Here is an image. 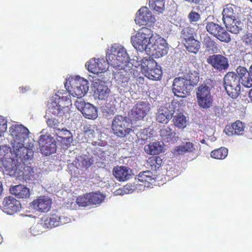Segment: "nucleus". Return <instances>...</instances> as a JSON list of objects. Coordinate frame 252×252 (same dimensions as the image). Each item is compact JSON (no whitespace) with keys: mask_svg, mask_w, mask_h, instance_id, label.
<instances>
[{"mask_svg":"<svg viewBox=\"0 0 252 252\" xmlns=\"http://www.w3.org/2000/svg\"><path fill=\"white\" fill-rule=\"evenodd\" d=\"M106 55L107 61L114 68L136 67L137 65L131 63L126 49L121 45L116 44L111 45Z\"/></svg>","mask_w":252,"mask_h":252,"instance_id":"obj_1","label":"nucleus"},{"mask_svg":"<svg viewBox=\"0 0 252 252\" xmlns=\"http://www.w3.org/2000/svg\"><path fill=\"white\" fill-rule=\"evenodd\" d=\"M29 129L23 125H12L9 129L8 140L12 147V151L24 149V144L29 140Z\"/></svg>","mask_w":252,"mask_h":252,"instance_id":"obj_2","label":"nucleus"},{"mask_svg":"<svg viewBox=\"0 0 252 252\" xmlns=\"http://www.w3.org/2000/svg\"><path fill=\"white\" fill-rule=\"evenodd\" d=\"M194 78L191 80L192 77L189 76V79L182 77L174 79L172 85V91L175 95L178 97H185L189 94L191 86L195 85L199 80L198 74L195 72L193 75Z\"/></svg>","mask_w":252,"mask_h":252,"instance_id":"obj_3","label":"nucleus"},{"mask_svg":"<svg viewBox=\"0 0 252 252\" xmlns=\"http://www.w3.org/2000/svg\"><path fill=\"white\" fill-rule=\"evenodd\" d=\"M213 88L211 81L206 80L199 85L196 92L197 102L198 106L203 109H208L213 105V95L211 90Z\"/></svg>","mask_w":252,"mask_h":252,"instance_id":"obj_4","label":"nucleus"},{"mask_svg":"<svg viewBox=\"0 0 252 252\" xmlns=\"http://www.w3.org/2000/svg\"><path fill=\"white\" fill-rule=\"evenodd\" d=\"M156 35L152 34L151 30L146 27L140 29L135 35L131 37V43L136 50L140 52L144 51L147 53V49L150 43V40L155 38Z\"/></svg>","mask_w":252,"mask_h":252,"instance_id":"obj_5","label":"nucleus"},{"mask_svg":"<svg viewBox=\"0 0 252 252\" xmlns=\"http://www.w3.org/2000/svg\"><path fill=\"white\" fill-rule=\"evenodd\" d=\"M136 59H133V62L136 61L137 63L140 62L141 67L144 70L145 76L150 79L158 80L160 79L162 71L160 67L157 64L156 61L153 59H147L146 58L140 61L136 57Z\"/></svg>","mask_w":252,"mask_h":252,"instance_id":"obj_6","label":"nucleus"},{"mask_svg":"<svg viewBox=\"0 0 252 252\" xmlns=\"http://www.w3.org/2000/svg\"><path fill=\"white\" fill-rule=\"evenodd\" d=\"M168 48L165 40L157 35L150 40L146 54L155 58H159L166 55Z\"/></svg>","mask_w":252,"mask_h":252,"instance_id":"obj_7","label":"nucleus"},{"mask_svg":"<svg viewBox=\"0 0 252 252\" xmlns=\"http://www.w3.org/2000/svg\"><path fill=\"white\" fill-rule=\"evenodd\" d=\"M225 89L228 95L233 98H236L240 94V79L234 72H229L223 78Z\"/></svg>","mask_w":252,"mask_h":252,"instance_id":"obj_8","label":"nucleus"},{"mask_svg":"<svg viewBox=\"0 0 252 252\" xmlns=\"http://www.w3.org/2000/svg\"><path fill=\"white\" fill-rule=\"evenodd\" d=\"M13 156L7 159H3L1 168L3 172L6 174L15 177L23 175V165L18 159Z\"/></svg>","mask_w":252,"mask_h":252,"instance_id":"obj_9","label":"nucleus"},{"mask_svg":"<svg viewBox=\"0 0 252 252\" xmlns=\"http://www.w3.org/2000/svg\"><path fill=\"white\" fill-rule=\"evenodd\" d=\"M115 70H113L114 78L118 85L123 87L126 86L127 82L133 76V77L136 76L137 72L133 68V67H125L114 68Z\"/></svg>","mask_w":252,"mask_h":252,"instance_id":"obj_10","label":"nucleus"},{"mask_svg":"<svg viewBox=\"0 0 252 252\" xmlns=\"http://www.w3.org/2000/svg\"><path fill=\"white\" fill-rule=\"evenodd\" d=\"M128 123L126 118L121 116H116L112 123V129L114 134L119 137L127 136L130 132H133L127 127Z\"/></svg>","mask_w":252,"mask_h":252,"instance_id":"obj_11","label":"nucleus"},{"mask_svg":"<svg viewBox=\"0 0 252 252\" xmlns=\"http://www.w3.org/2000/svg\"><path fill=\"white\" fill-rule=\"evenodd\" d=\"M70 82L72 90L70 94L78 98H82L89 90L88 81L84 78L76 76Z\"/></svg>","mask_w":252,"mask_h":252,"instance_id":"obj_12","label":"nucleus"},{"mask_svg":"<svg viewBox=\"0 0 252 252\" xmlns=\"http://www.w3.org/2000/svg\"><path fill=\"white\" fill-rule=\"evenodd\" d=\"M38 143L40 152L45 156L52 154L56 151V141L49 135H41Z\"/></svg>","mask_w":252,"mask_h":252,"instance_id":"obj_13","label":"nucleus"},{"mask_svg":"<svg viewBox=\"0 0 252 252\" xmlns=\"http://www.w3.org/2000/svg\"><path fill=\"white\" fill-rule=\"evenodd\" d=\"M207 32L222 42L228 43L230 41L229 33L220 25L214 22H209L206 26Z\"/></svg>","mask_w":252,"mask_h":252,"instance_id":"obj_14","label":"nucleus"},{"mask_svg":"<svg viewBox=\"0 0 252 252\" xmlns=\"http://www.w3.org/2000/svg\"><path fill=\"white\" fill-rule=\"evenodd\" d=\"M75 105L83 115L89 119H95L97 117L96 108L89 103H86L82 98H79L75 101Z\"/></svg>","mask_w":252,"mask_h":252,"instance_id":"obj_15","label":"nucleus"},{"mask_svg":"<svg viewBox=\"0 0 252 252\" xmlns=\"http://www.w3.org/2000/svg\"><path fill=\"white\" fill-rule=\"evenodd\" d=\"M207 62L219 71L226 70L229 66L228 59L220 54L209 56Z\"/></svg>","mask_w":252,"mask_h":252,"instance_id":"obj_16","label":"nucleus"},{"mask_svg":"<svg viewBox=\"0 0 252 252\" xmlns=\"http://www.w3.org/2000/svg\"><path fill=\"white\" fill-rule=\"evenodd\" d=\"M108 62L103 59H92L89 62L86 63V67L88 70L94 74H97L104 72L108 68Z\"/></svg>","mask_w":252,"mask_h":252,"instance_id":"obj_17","label":"nucleus"},{"mask_svg":"<svg viewBox=\"0 0 252 252\" xmlns=\"http://www.w3.org/2000/svg\"><path fill=\"white\" fill-rule=\"evenodd\" d=\"M150 110V104L146 102H139L131 109L129 116L133 120H140L146 116Z\"/></svg>","mask_w":252,"mask_h":252,"instance_id":"obj_18","label":"nucleus"},{"mask_svg":"<svg viewBox=\"0 0 252 252\" xmlns=\"http://www.w3.org/2000/svg\"><path fill=\"white\" fill-rule=\"evenodd\" d=\"M175 112L173 104H168L159 108L157 113V120L160 123L167 124Z\"/></svg>","mask_w":252,"mask_h":252,"instance_id":"obj_19","label":"nucleus"},{"mask_svg":"<svg viewBox=\"0 0 252 252\" xmlns=\"http://www.w3.org/2000/svg\"><path fill=\"white\" fill-rule=\"evenodd\" d=\"M156 21L152 12L147 7H141L137 12L135 21L139 25H151Z\"/></svg>","mask_w":252,"mask_h":252,"instance_id":"obj_20","label":"nucleus"},{"mask_svg":"<svg viewBox=\"0 0 252 252\" xmlns=\"http://www.w3.org/2000/svg\"><path fill=\"white\" fill-rule=\"evenodd\" d=\"M3 211L7 214L11 215L20 210V203L12 196L4 198L2 201Z\"/></svg>","mask_w":252,"mask_h":252,"instance_id":"obj_21","label":"nucleus"},{"mask_svg":"<svg viewBox=\"0 0 252 252\" xmlns=\"http://www.w3.org/2000/svg\"><path fill=\"white\" fill-rule=\"evenodd\" d=\"M23 147L24 149H19V151H13L14 156L18 161L24 164L27 162L31 160L33 158V152L32 149L27 147V143L24 144Z\"/></svg>","mask_w":252,"mask_h":252,"instance_id":"obj_22","label":"nucleus"},{"mask_svg":"<svg viewBox=\"0 0 252 252\" xmlns=\"http://www.w3.org/2000/svg\"><path fill=\"white\" fill-rule=\"evenodd\" d=\"M51 204V199L46 196H40L32 202L34 209L43 213L47 212L50 210Z\"/></svg>","mask_w":252,"mask_h":252,"instance_id":"obj_23","label":"nucleus"},{"mask_svg":"<svg viewBox=\"0 0 252 252\" xmlns=\"http://www.w3.org/2000/svg\"><path fill=\"white\" fill-rule=\"evenodd\" d=\"M246 126L240 121H237L230 126H226L224 131L228 136L242 135L245 131Z\"/></svg>","mask_w":252,"mask_h":252,"instance_id":"obj_24","label":"nucleus"},{"mask_svg":"<svg viewBox=\"0 0 252 252\" xmlns=\"http://www.w3.org/2000/svg\"><path fill=\"white\" fill-rule=\"evenodd\" d=\"M94 96L99 99H105L109 95L110 90L105 83L102 81H98L94 84Z\"/></svg>","mask_w":252,"mask_h":252,"instance_id":"obj_25","label":"nucleus"},{"mask_svg":"<svg viewBox=\"0 0 252 252\" xmlns=\"http://www.w3.org/2000/svg\"><path fill=\"white\" fill-rule=\"evenodd\" d=\"M113 175L120 181H124L130 179L132 176L131 170L126 166H117L113 169Z\"/></svg>","mask_w":252,"mask_h":252,"instance_id":"obj_26","label":"nucleus"},{"mask_svg":"<svg viewBox=\"0 0 252 252\" xmlns=\"http://www.w3.org/2000/svg\"><path fill=\"white\" fill-rule=\"evenodd\" d=\"M68 108L67 107H61L60 105L56 102H53L48 108V112L51 113L55 116L59 117V119L64 116L65 118L67 117V111Z\"/></svg>","mask_w":252,"mask_h":252,"instance_id":"obj_27","label":"nucleus"},{"mask_svg":"<svg viewBox=\"0 0 252 252\" xmlns=\"http://www.w3.org/2000/svg\"><path fill=\"white\" fill-rule=\"evenodd\" d=\"M10 192L18 198H26L30 196L29 189L22 185L12 187Z\"/></svg>","mask_w":252,"mask_h":252,"instance_id":"obj_28","label":"nucleus"},{"mask_svg":"<svg viewBox=\"0 0 252 252\" xmlns=\"http://www.w3.org/2000/svg\"><path fill=\"white\" fill-rule=\"evenodd\" d=\"M196 145L189 141L184 142L175 148L174 154L178 156L188 153H193L196 150Z\"/></svg>","mask_w":252,"mask_h":252,"instance_id":"obj_29","label":"nucleus"},{"mask_svg":"<svg viewBox=\"0 0 252 252\" xmlns=\"http://www.w3.org/2000/svg\"><path fill=\"white\" fill-rule=\"evenodd\" d=\"M163 143L162 142H154L150 143L144 147L145 152L150 155H158L162 152Z\"/></svg>","mask_w":252,"mask_h":252,"instance_id":"obj_30","label":"nucleus"},{"mask_svg":"<svg viewBox=\"0 0 252 252\" xmlns=\"http://www.w3.org/2000/svg\"><path fill=\"white\" fill-rule=\"evenodd\" d=\"M234 7L232 5H227L223 9L222 14L224 23L226 22L230 23L232 20H235L236 14L234 12Z\"/></svg>","mask_w":252,"mask_h":252,"instance_id":"obj_31","label":"nucleus"},{"mask_svg":"<svg viewBox=\"0 0 252 252\" xmlns=\"http://www.w3.org/2000/svg\"><path fill=\"white\" fill-rule=\"evenodd\" d=\"M150 8L157 14L162 13L165 8V0H149Z\"/></svg>","mask_w":252,"mask_h":252,"instance_id":"obj_32","label":"nucleus"},{"mask_svg":"<svg viewBox=\"0 0 252 252\" xmlns=\"http://www.w3.org/2000/svg\"><path fill=\"white\" fill-rule=\"evenodd\" d=\"M225 27L229 32L232 33L237 34L241 30V23L235 20H232L230 23H224Z\"/></svg>","mask_w":252,"mask_h":252,"instance_id":"obj_33","label":"nucleus"},{"mask_svg":"<svg viewBox=\"0 0 252 252\" xmlns=\"http://www.w3.org/2000/svg\"><path fill=\"white\" fill-rule=\"evenodd\" d=\"M184 44L188 51L194 54L198 52L200 47V42L195 38L187 41Z\"/></svg>","mask_w":252,"mask_h":252,"instance_id":"obj_34","label":"nucleus"},{"mask_svg":"<svg viewBox=\"0 0 252 252\" xmlns=\"http://www.w3.org/2000/svg\"><path fill=\"white\" fill-rule=\"evenodd\" d=\"M160 136L163 140L170 141L175 137L176 133L171 128L167 126H163L160 129Z\"/></svg>","mask_w":252,"mask_h":252,"instance_id":"obj_35","label":"nucleus"},{"mask_svg":"<svg viewBox=\"0 0 252 252\" xmlns=\"http://www.w3.org/2000/svg\"><path fill=\"white\" fill-rule=\"evenodd\" d=\"M88 194L91 204H99L103 202L105 197V196L100 192H91Z\"/></svg>","mask_w":252,"mask_h":252,"instance_id":"obj_36","label":"nucleus"},{"mask_svg":"<svg viewBox=\"0 0 252 252\" xmlns=\"http://www.w3.org/2000/svg\"><path fill=\"white\" fill-rule=\"evenodd\" d=\"M173 122L175 126L183 128L186 126L187 118L182 113H179L173 117Z\"/></svg>","mask_w":252,"mask_h":252,"instance_id":"obj_37","label":"nucleus"},{"mask_svg":"<svg viewBox=\"0 0 252 252\" xmlns=\"http://www.w3.org/2000/svg\"><path fill=\"white\" fill-rule=\"evenodd\" d=\"M60 216L56 215H52L50 218L44 220V225L45 227L52 228L60 225Z\"/></svg>","mask_w":252,"mask_h":252,"instance_id":"obj_38","label":"nucleus"},{"mask_svg":"<svg viewBox=\"0 0 252 252\" xmlns=\"http://www.w3.org/2000/svg\"><path fill=\"white\" fill-rule=\"evenodd\" d=\"M228 154V150L224 147H221L212 151L211 153V157L216 159H224Z\"/></svg>","mask_w":252,"mask_h":252,"instance_id":"obj_39","label":"nucleus"},{"mask_svg":"<svg viewBox=\"0 0 252 252\" xmlns=\"http://www.w3.org/2000/svg\"><path fill=\"white\" fill-rule=\"evenodd\" d=\"M12 149L10 150L9 147L6 145L0 146V160L2 161L3 159H7L11 156H13Z\"/></svg>","mask_w":252,"mask_h":252,"instance_id":"obj_40","label":"nucleus"},{"mask_svg":"<svg viewBox=\"0 0 252 252\" xmlns=\"http://www.w3.org/2000/svg\"><path fill=\"white\" fill-rule=\"evenodd\" d=\"M162 163V160L160 158L152 157L147 161V166L151 168L153 170H156L159 168Z\"/></svg>","mask_w":252,"mask_h":252,"instance_id":"obj_41","label":"nucleus"},{"mask_svg":"<svg viewBox=\"0 0 252 252\" xmlns=\"http://www.w3.org/2000/svg\"><path fill=\"white\" fill-rule=\"evenodd\" d=\"M46 123L47 126L51 128L60 130V127L63 124V119H56L54 118H48Z\"/></svg>","mask_w":252,"mask_h":252,"instance_id":"obj_42","label":"nucleus"},{"mask_svg":"<svg viewBox=\"0 0 252 252\" xmlns=\"http://www.w3.org/2000/svg\"><path fill=\"white\" fill-rule=\"evenodd\" d=\"M194 30L192 28L187 27L182 30L181 37L183 38L185 42L194 38Z\"/></svg>","mask_w":252,"mask_h":252,"instance_id":"obj_43","label":"nucleus"},{"mask_svg":"<svg viewBox=\"0 0 252 252\" xmlns=\"http://www.w3.org/2000/svg\"><path fill=\"white\" fill-rule=\"evenodd\" d=\"M78 161L80 166L86 168L91 166L93 162V160L86 155L81 156L78 158Z\"/></svg>","mask_w":252,"mask_h":252,"instance_id":"obj_44","label":"nucleus"},{"mask_svg":"<svg viewBox=\"0 0 252 252\" xmlns=\"http://www.w3.org/2000/svg\"><path fill=\"white\" fill-rule=\"evenodd\" d=\"M77 203L79 207H86L91 205L89 194L84 196H79L77 198Z\"/></svg>","mask_w":252,"mask_h":252,"instance_id":"obj_45","label":"nucleus"},{"mask_svg":"<svg viewBox=\"0 0 252 252\" xmlns=\"http://www.w3.org/2000/svg\"><path fill=\"white\" fill-rule=\"evenodd\" d=\"M45 227L42 223H37L33 225L30 229V233L33 236H36L43 232V228Z\"/></svg>","mask_w":252,"mask_h":252,"instance_id":"obj_46","label":"nucleus"},{"mask_svg":"<svg viewBox=\"0 0 252 252\" xmlns=\"http://www.w3.org/2000/svg\"><path fill=\"white\" fill-rule=\"evenodd\" d=\"M202 42L208 51L212 50L214 51L213 49L214 48H216V43L209 36H205L203 38Z\"/></svg>","mask_w":252,"mask_h":252,"instance_id":"obj_47","label":"nucleus"},{"mask_svg":"<svg viewBox=\"0 0 252 252\" xmlns=\"http://www.w3.org/2000/svg\"><path fill=\"white\" fill-rule=\"evenodd\" d=\"M236 72L239 76V78L240 79H242L243 77H246L250 73V71H248L246 68L242 66H239L236 69Z\"/></svg>","mask_w":252,"mask_h":252,"instance_id":"obj_48","label":"nucleus"},{"mask_svg":"<svg viewBox=\"0 0 252 252\" xmlns=\"http://www.w3.org/2000/svg\"><path fill=\"white\" fill-rule=\"evenodd\" d=\"M250 75H251V74H249L241 79L242 84L246 88H250L252 86V78Z\"/></svg>","mask_w":252,"mask_h":252,"instance_id":"obj_49","label":"nucleus"},{"mask_svg":"<svg viewBox=\"0 0 252 252\" xmlns=\"http://www.w3.org/2000/svg\"><path fill=\"white\" fill-rule=\"evenodd\" d=\"M243 41L245 46L252 48V33H248L244 35Z\"/></svg>","mask_w":252,"mask_h":252,"instance_id":"obj_50","label":"nucleus"},{"mask_svg":"<svg viewBox=\"0 0 252 252\" xmlns=\"http://www.w3.org/2000/svg\"><path fill=\"white\" fill-rule=\"evenodd\" d=\"M7 128V121L2 117L0 116V136L6 131Z\"/></svg>","mask_w":252,"mask_h":252,"instance_id":"obj_51","label":"nucleus"},{"mask_svg":"<svg viewBox=\"0 0 252 252\" xmlns=\"http://www.w3.org/2000/svg\"><path fill=\"white\" fill-rule=\"evenodd\" d=\"M188 18L190 22H195L198 21L200 19V16L198 13L191 11L189 14Z\"/></svg>","mask_w":252,"mask_h":252,"instance_id":"obj_52","label":"nucleus"},{"mask_svg":"<svg viewBox=\"0 0 252 252\" xmlns=\"http://www.w3.org/2000/svg\"><path fill=\"white\" fill-rule=\"evenodd\" d=\"M147 174H152V172H150V171H146L140 172L137 176V177L136 178V180H138L139 181L142 183L145 182L146 178L147 177L146 176H147Z\"/></svg>","mask_w":252,"mask_h":252,"instance_id":"obj_53","label":"nucleus"},{"mask_svg":"<svg viewBox=\"0 0 252 252\" xmlns=\"http://www.w3.org/2000/svg\"><path fill=\"white\" fill-rule=\"evenodd\" d=\"M66 206L67 208L75 210L77 208L78 206V203H77V198L75 199L74 201L73 200H70L68 201L66 203Z\"/></svg>","mask_w":252,"mask_h":252,"instance_id":"obj_54","label":"nucleus"},{"mask_svg":"<svg viewBox=\"0 0 252 252\" xmlns=\"http://www.w3.org/2000/svg\"><path fill=\"white\" fill-rule=\"evenodd\" d=\"M58 130L59 131V133L60 134L67 136L66 139L68 141H69L70 140H72V138H71V133L69 130L63 128H62L61 129L60 128V130Z\"/></svg>","mask_w":252,"mask_h":252,"instance_id":"obj_55","label":"nucleus"},{"mask_svg":"<svg viewBox=\"0 0 252 252\" xmlns=\"http://www.w3.org/2000/svg\"><path fill=\"white\" fill-rule=\"evenodd\" d=\"M123 189L125 194L129 193L133 191V189L130 185H126L124 187Z\"/></svg>","mask_w":252,"mask_h":252,"instance_id":"obj_56","label":"nucleus"},{"mask_svg":"<svg viewBox=\"0 0 252 252\" xmlns=\"http://www.w3.org/2000/svg\"><path fill=\"white\" fill-rule=\"evenodd\" d=\"M60 225L65 224L70 221V219L67 217L60 216Z\"/></svg>","mask_w":252,"mask_h":252,"instance_id":"obj_57","label":"nucleus"},{"mask_svg":"<svg viewBox=\"0 0 252 252\" xmlns=\"http://www.w3.org/2000/svg\"><path fill=\"white\" fill-rule=\"evenodd\" d=\"M114 193L116 195H123V194H125V193H124L123 189H119L116 190L115 191Z\"/></svg>","mask_w":252,"mask_h":252,"instance_id":"obj_58","label":"nucleus"},{"mask_svg":"<svg viewBox=\"0 0 252 252\" xmlns=\"http://www.w3.org/2000/svg\"><path fill=\"white\" fill-rule=\"evenodd\" d=\"M147 175L145 182H150L154 179V178L152 177V174H147Z\"/></svg>","mask_w":252,"mask_h":252,"instance_id":"obj_59","label":"nucleus"},{"mask_svg":"<svg viewBox=\"0 0 252 252\" xmlns=\"http://www.w3.org/2000/svg\"><path fill=\"white\" fill-rule=\"evenodd\" d=\"M29 89H30V88L28 87H25L24 88V87H22L21 89L22 93H25L27 91L29 90Z\"/></svg>","mask_w":252,"mask_h":252,"instance_id":"obj_60","label":"nucleus"},{"mask_svg":"<svg viewBox=\"0 0 252 252\" xmlns=\"http://www.w3.org/2000/svg\"><path fill=\"white\" fill-rule=\"evenodd\" d=\"M249 97L251 98V100H252V89L249 91Z\"/></svg>","mask_w":252,"mask_h":252,"instance_id":"obj_61","label":"nucleus"},{"mask_svg":"<svg viewBox=\"0 0 252 252\" xmlns=\"http://www.w3.org/2000/svg\"><path fill=\"white\" fill-rule=\"evenodd\" d=\"M3 190L2 185L1 182H0V194H1L2 191Z\"/></svg>","mask_w":252,"mask_h":252,"instance_id":"obj_62","label":"nucleus"},{"mask_svg":"<svg viewBox=\"0 0 252 252\" xmlns=\"http://www.w3.org/2000/svg\"><path fill=\"white\" fill-rule=\"evenodd\" d=\"M250 73L252 76V64L251 65L250 67Z\"/></svg>","mask_w":252,"mask_h":252,"instance_id":"obj_63","label":"nucleus"}]
</instances>
